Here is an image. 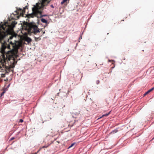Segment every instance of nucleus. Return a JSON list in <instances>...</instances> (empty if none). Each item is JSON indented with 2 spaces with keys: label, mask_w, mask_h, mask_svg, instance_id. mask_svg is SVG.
Instances as JSON below:
<instances>
[{
  "label": "nucleus",
  "mask_w": 154,
  "mask_h": 154,
  "mask_svg": "<svg viewBox=\"0 0 154 154\" xmlns=\"http://www.w3.org/2000/svg\"><path fill=\"white\" fill-rule=\"evenodd\" d=\"M19 47L18 43L17 44L11 42L10 44L5 42L2 44L0 49V52L2 55V60L5 63L6 61L11 62V60L12 64L11 66L13 68L14 67L15 65L17 62L15 60L18 57L17 54Z\"/></svg>",
  "instance_id": "nucleus-1"
},
{
  "label": "nucleus",
  "mask_w": 154,
  "mask_h": 154,
  "mask_svg": "<svg viewBox=\"0 0 154 154\" xmlns=\"http://www.w3.org/2000/svg\"><path fill=\"white\" fill-rule=\"evenodd\" d=\"M50 1L48 0H41L40 2L33 5L32 8V13L26 15L28 18H33L35 16L38 17V14H41L42 13L44 9L46 8L45 7L47 6L50 3Z\"/></svg>",
  "instance_id": "nucleus-2"
},
{
  "label": "nucleus",
  "mask_w": 154,
  "mask_h": 154,
  "mask_svg": "<svg viewBox=\"0 0 154 154\" xmlns=\"http://www.w3.org/2000/svg\"><path fill=\"white\" fill-rule=\"evenodd\" d=\"M26 29L29 33H33L36 35L40 32V29L38 28L35 23H29L26 25Z\"/></svg>",
  "instance_id": "nucleus-3"
},
{
  "label": "nucleus",
  "mask_w": 154,
  "mask_h": 154,
  "mask_svg": "<svg viewBox=\"0 0 154 154\" xmlns=\"http://www.w3.org/2000/svg\"><path fill=\"white\" fill-rule=\"evenodd\" d=\"M28 9V6H26L23 8V9H22L21 8H19L17 11H15L16 14L18 15L20 14V16H21L22 17L23 16L25 12V9Z\"/></svg>",
  "instance_id": "nucleus-4"
},
{
  "label": "nucleus",
  "mask_w": 154,
  "mask_h": 154,
  "mask_svg": "<svg viewBox=\"0 0 154 154\" xmlns=\"http://www.w3.org/2000/svg\"><path fill=\"white\" fill-rule=\"evenodd\" d=\"M6 36V33L5 32H0V42Z\"/></svg>",
  "instance_id": "nucleus-5"
},
{
  "label": "nucleus",
  "mask_w": 154,
  "mask_h": 154,
  "mask_svg": "<svg viewBox=\"0 0 154 154\" xmlns=\"http://www.w3.org/2000/svg\"><path fill=\"white\" fill-rule=\"evenodd\" d=\"M72 117L75 119H77L79 118L80 116V115L79 113H77V114H76L75 113H73L72 114Z\"/></svg>",
  "instance_id": "nucleus-6"
},
{
  "label": "nucleus",
  "mask_w": 154,
  "mask_h": 154,
  "mask_svg": "<svg viewBox=\"0 0 154 154\" xmlns=\"http://www.w3.org/2000/svg\"><path fill=\"white\" fill-rule=\"evenodd\" d=\"M154 90V87L152 88L151 89L147 91L146 93H145L144 94V96L146 95L147 94H148V93H149V92H151V91H153Z\"/></svg>",
  "instance_id": "nucleus-7"
},
{
  "label": "nucleus",
  "mask_w": 154,
  "mask_h": 154,
  "mask_svg": "<svg viewBox=\"0 0 154 154\" xmlns=\"http://www.w3.org/2000/svg\"><path fill=\"white\" fill-rule=\"evenodd\" d=\"M28 43L31 42L32 39L31 38L29 37H27L25 40Z\"/></svg>",
  "instance_id": "nucleus-8"
},
{
  "label": "nucleus",
  "mask_w": 154,
  "mask_h": 154,
  "mask_svg": "<svg viewBox=\"0 0 154 154\" xmlns=\"http://www.w3.org/2000/svg\"><path fill=\"white\" fill-rule=\"evenodd\" d=\"M0 26L2 29H3L5 31V28L6 27V25L5 24L2 25H0Z\"/></svg>",
  "instance_id": "nucleus-9"
},
{
  "label": "nucleus",
  "mask_w": 154,
  "mask_h": 154,
  "mask_svg": "<svg viewBox=\"0 0 154 154\" xmlns=\"http://www.w3.org/2000/svg\"><path fill=\"white\" fill-rule=\"evenodd\" d=\"M41 21L43 23H47V20L44 18H42L41 19Z\"/></svg>",
  "instance_id": "nucleus-10"
},
{
  "label": "nucleus",
  "mask_w": 154,
  "mask_h": 154,
  "mask_svg": "<svg viewBox=\"0 0 154 154\" xmlns=\"http://www.w3.org/2000/svg\"><path fill=\"white\" fill-rule=\"evenodd\" d=\"M67 1H68L69 2V0H63L61 2V4L62 5H63L64 3L66 2Z\"/></svg>",
  "instance_id": "nucleus-11"
},
{
  "label": "nucleus",
  "mask_w": 154,
  "mask_h": 154,
  "mask_svg": "<svg viewBox=\"0 0 154 154\" xmlns=\"http://www.w3.org/2000/svg\"><path fill=\"white\" fill-rule=\"evenodd\" d=\"M41 39V38H40V37H35V40L36 42H37L38 40H39Z\"/></svg>",
  "instance_id": "nucleus-12"
},
{
  "label": "nucleus",
  "mask_w": 154,
  "mask_h": 154,
  "mask_svg": "<svg viewBox=\"0 0 154 154\" xmlns=\"http://www.w3.org/2000/svg\"><path fill=\"white\" fill-rule=\"evenodd\" d=\"M17 23H15V22H13L11 23V25L12 26V27H14L15 25Z\"/></svg>",
  "instance_id": "nucleus-13"
},
{
  "label": "nucleus",
  "mask_w": 154,
  "mask_h": 154,
  "mask_svg": "<svg viewBox=\"0 0 154 154\" xmlns=\"http://www.w3.org/2000/svg\"><path fill=\"white\" fill-rule=\"evenodd\" d=\"M110 112H109V113H106V114H105L104 115H103L102 117H103V116H108L110 114Z\"/></svg>",
  "instance_id": "nucleus-14"
},
{
  "label": "nucleus",
  "mask_w": 154,
  "mask_h": 154,
  "mask_svg": "<svg viewBox=\"0 0 154 154\" xmlns=\"http://www.w3.org/2000/svg\"><path fill=\"white\" fill-rule=\"evenodd\" d=\"M64 112V110L63 109H62L61 110V113H60V115H63V113Z\"/></svg>",
  "instance_id": "nucleus-15"
},
{
  "label": "nucleus",
  "mask_w": 154,
  "mask_h": 154,
  "mask_svg": "<svg viewBox=\"0 0 154 154\" xmlns=\"http://www.w3.org/2000/svg\"><path fill=\"white\" fill-rule=\"evenodd\" d=\"M75 144V143H72L71 145L69 147V148L72 147Z\"/></svg>",
  "instance_id": "nucleus-16"
},
{
  "label": "nucleus",
  "mask_w": 154,
  "mask_h": 154,
  "mask_svg": "<svg viewBox=\"0 0 154 154\" xmlns=\"http://www.w3.org/2000/svg\"><path fill=\"white\" fill-rule=\"evenodd\" d=\"M42 13L40 14H38V15H39L40 17H45V16H47V15H42Z\"/></svg>",
  "instance_id": "nucleus-17"
},
{
  "label": "nucleus",
  "mask_w": 154,
  "mask_h": 154,
  "mask_svg": "<svg viewBox=\"0 0 154 154\" xmlns=\"http://www.w3.org/2000/svg\"><path fill=\"white\" fill-rule=\"evenodd\" d=\"M5 93V92L4 91H3L1 94V96H2Z\"/></svg>",
  "instance_id": "nucleus-18"
},
{
  "label": "nucleus",
  "mask_w": 154,
  "mask_h": 154,
  "mask_svg": "<svg viewBox=\"0 0 154 154\" xmlns=\"http://www.w3.org/2000/svg\"><path fill=\"white\" fill-rule=\"evenodd\" d=\"M99 83H100L99 81L97 80L96 81V83L97 84V85Z\"/></svg>",
  "instance_id": "nucleus-19"
},
{
  "label": "nucleus",
  "mask_w": 154,
  "mask_h": 154,
  "mask_svg": "<svg viewBox=\"0 0 154 154\" xmlns=\"http://www.w3.org/2000/svg\"><path fill=\"white\" fill-rule=\"evenodd\" d=\"M23 122V120L22 119H20V122Z\"/></svg>",
  "instance_id": "nucleus-20"
},
{
  "label": "nucleus",
  "mask_w": 154,
  "mask_h": 154,
  "mask_svg": "<svg viewBox=\"0 0 154 154\" xmlns=\"http://www.w3.org/2000/svg\"><path fill=\"white\" fill-rule=\"evenodd\" d=\"M50 6L51 8H54V7L53 5H50Z\"/></svg>",
  "instance_id": "nucleus-21"
},
{
  "label": "nucleus",
  "mask_w": 154,
  "mask_h": 154,
  "mask_svg": "<svg viewBox=\"0 0 154 154\" xmlns=\"http://www.w3.org/2000/svg\"><path fill=\"white\" fill-rule=\"evenodd\" d=\"M48 146H44L42 148H47Z\"/></svg>",
  "instance_id": "nucleus-22"
},
{
  "label": "nucleus",
  "mask_w": 154,
  "mask_h": 154,
  "mask_svg": "<svg viewBox=\"0 0 154 154\" xmlns=\"http://www.w3.org/2000/svg\"><path fill=\"white\" fill-rule=\"evenodd\" d=\"M13 38V37L12 36H11L10 37V39H12Z\"/></svg>",
  "instance_id": "nucleus-23"
},
{
  "label": "nucleus",
  "mask_w": 154,
  "mask_h": 154,
  "mask_svg": "<svg viewBox=\"0 0 154 154\" xmlns=\"http://www.w3.org/2000/svg\"><path fill=\"white\" fill-rule=\"evenodd\" d=\"M14 137H12L11 138V140H13L14 139Z\"/></svg>",
  "instance_id": "nucleus-24"
},
{
  "label": "nucleus",
  "mask_w": 154,
  "mask_h": 154,
  "mask_svg": "<svg viewBox=\"0 0 154 154\" xmlns=\"http://www.w3.org/2000/svg\"><path fill=\"white\" fill-rule=\"evenodd\" d=\"M117 132V131H113V132L116 133Z\"/></svg>",
  "instance_id": "nucleus-25"
},
{
  "label": "nucleus",
  "mask_w": 154,
  "mask_h": 154,
  "mask_svg": "<svg viewBox=\"0 0 154 154\" xmlns=\"http://www.w3.org/2000/svg\"><path fill=\"white\" fill-rule=\"evenodd\" d=\"M42 32H43V34L45 33V31H43Z\"/></svg>",
  "instance_id": "nucleus-26"
},
{
  "label": "nucleus",
  "mask_w": 154,
  "mask_h": 154,
  "mask_svg": "<svg viewBox=\"0 0 154 154\" xmlns=\"http://www.w3.org/2000/svg\"><path fill=\"white\" fill-rule=\"evenodd\" d=\"M40 149L39 150H38L37 151V153H38V152H39V151H40Z\"/></svg>",
  "instance_id": "nucleus-27"
},
{
  "label": "nucleus",
  "mask_w": 154,
  "mask_h": 154,
  "mask_svg": "<svg viewBox=\"0 0 154 154\" xmlns=\"http://www.w3.org/2000/svg\"><path fill=\"white\" fill-rule=\"evenodd\" d=\"M9 27L8 26L7 29H8Z\"/></svg>",
  "instance_id": "nucleus-28"
},
{
  "label": "nucleus",
  "mask_w": 154,
  "mask_h": 154,
  "mask_svg": "<svg viewBox=\"0 0 154 154\" xmlns=\"http://www.w3.org/2000/svg\"><path fill=\"white\" fill-rule=\"evenodd\" d=\"M51 0H49V1H50H50H51ZM48 1H49L48 0Z\"/></svg>",
  "instance_id": "nucleus-29"
},
{
  "label": "nucleus",
  "mask_w": 154,
  "mask_h": 154,
  "mask_svg": "<svg viewBox=\"0 0 154 154\" xmlns=\"http://www.w3.org/2000/svg\"><path fill=\"white\" fill-rule=\"evenodd\" d=\"M37 152H36V153H35V154H37Z\"/></svg>",
  "instance_id": "nucleus-30"
},
{
  "label": "nucleus",
  "mask_w": 154,
  "mask_h": 154,
  "mask_svg": "<svg viewBox=\"0 0 154 154\" xmlns=\"http://www.w3.org/2000/svg\"><path fill=\"white\" fill-rule=\"evenodd\" d=\"M17 17L18 18L19 17V16H18Z\"/></svg>",
  "instance_id": "nucleus-31"
},
{
  "label": "nucleus",
  "mask_w": 154,
  "mask_h": 154,
  "mask_svg": "<svg viewBox=\"0 0 154 154\" xmlns=\"http://www.w3.org/2000/svg\"><path fill=\"white\" fill-rule=\"evenodd\" d=\"M73 126V125H72L71 126Z\"/></svg>",
  "instance_id": "nucleus-32"
}]
</instances>
